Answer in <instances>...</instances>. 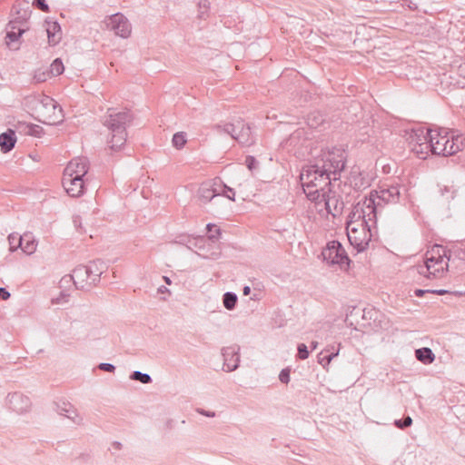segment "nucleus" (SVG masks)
<instances>
[{
  "label": "nucleus",
  "mask_w": 465,
  "mask_h": 465,
  "mask_svg": "<svg viewBox=\"0 0 465 465\" xmlns=\"http://www.w3.org/2000/svg\"><path fill=\"white\" fill-rule=\"evenodd\" d=\"M399 186H389L387 188L380 187V190H372L369 196L374 198V202L381 203H396L400 199Z\"/></svg>",
  "instance_id": "9"
},
{
  "label": "nucleus",
  "mask_w": 465,
  "mask_h": 465,
  "mask_svg": "<svg viewBox=\"0 0 465 465\" xmlns=\"http://www.w3.org/2000/svg\"><path fill=\"white\" fill-rule=\"evenodd\" d=\"M106 27L122 38H127L131 34V24L121 13L110 15L106 22Z\"/></svg>",
  "instance_id": "8"
},
{
  "label": "nucleus",
  "mask_w": 465,
  "mask_h": 465,
  "mask_svg": "<svg viewBox=\"0 0 465 465\" xmlns=\"http://www.w3.org/2000/svg\"><path fill=\"white\" fill-rule=\"evenodd\" d=\"M62 183L66 193L72 197H79L84 192V181L82 177L67 176V173H64Z\"/></svg>",
  "instance_id": "11"
},
{
  "label": "nucleus",
  "mask_w": 465,
  "mask_h": 465,
  "mask_svg": "<svg viewBox=\"0 0 465 465\" xmlns=\"http://www.w3.org/2000/svg\"><path fill=\"white\" fill-rule=\"evenodd\" d=\"M23 105L35 120L44 124L55 125L63 121L62 108L48 95L40 94L26 95L23 100Z\"/></svg>",
  "instance_id": "2"
},
{
  "label": "nucleus",
  "mask_w": 465,
  "mask_h": 465,
  "mask_svg": "<svg viewBox=\"0 0 465 465\" xmlns=\"http://www.w3.org/2000/svg\"><path fill=\"white\" fill-rule=\"evenodd\" d=\"M187 143V134L184 132H177L173 135L172 143L174 148L181 150Z\"/></svg>",
  "instance_id": "34"
},
{
  "label": "nucleus",
  "mask_w": 465,
  "mask_h": 465,
  "mask_svg": "<svg viewBox=\"0 0 465 465\" xmlns=\"http://www.w3.org/2000/svg\"><path fill=\"white\" fill-rule=\"evenodd\" d=\"M312 180H314L313 183H306V179L301 180V183L306 197L312 202H317L321 196L322 197L320 191L322 190L321 182L323 180H321L317 174H313Z\"/></svg>",
  "instance_id": "17"
},
{
  "label": "nucleus",
  "mask_w": 465,
  "mask_h": 465,
  "mask_svg": "<svg viewBox=\"0 0 465 465\" xmlns=\"http://www.w3.org/2000/svg\"><path fill=\"white\" fill-rule=\"evenodd\" d=\"M25 237H27V234H25L23 236L15 233L9 234L8 242L10 245V251L14 252L20 248V246H22V243L25 241Z\"/></svg>",
  "instance_id": "33"
},
{
  "label": "nucleus",
  "mask_w": 465,
  "mask_h": 465,
  "mask_svg": "<svg viewBox=\"0 0 465 465\" xmlns=\"http://www.w3.org/2000/svg\"><path fill=\"white\" fill-rule=\"evenodd\" d=\"M44 134V129L35 124H30V133L29 135L35 137H41Z\"/></svg>",
  "instance_id": "43"
},
{
  "label": "nucleus",
  "mask_w": 465,
  "mask_h": 465,
  "mask_svg": "<svg viewBox=\"0 0 465 465\" xmlns=\"http://www.w3.org/2000/svg\"><path fill=\"white\" fill-rule=\"evenodd\" d=\"M69 281H73L74 286L78 290H86L89 291L93 286L96 284L92 282V276L89 273L88 267L86 265H78L73 271V274L68 275ZM62 281H66V276L62 279Z\"/></svg>",
  "instance_id": "7"
},
{
  "label": "nucleus",
  "mask_w": 465,
  "mask_h": 465,
  "mask_svg": "<svg viewBox=\"0 0 465 465\" xmlns=\"http://www.w3.org/2000/svg\"><path fill=\"white\" fill-rule=\"evenodd\" d=\"M113 446H114L115 449H117V450H121V448H122V443H121V442H119V441H114V442L113 443Z\"/></svg>",
  "instance_id": "64"
},
{
  "label": "nucleus",
  "mask_w": 465,
  "mask_h": 465,
  "mask_svg": "<svg viewBox=\"0 0 465 465\" xmlns=\"http://www.w3.org/2000/svg\"><path fill=\"white\" fill-rule=\"evenodd\" d=\"M196 411L203 415V416H205V417H208V418H213L216 416V413L214 411H206L204 409H202V408H198L196 410Z\"/></svg>",
  "instance_id": "53"
},
{
  "label": "nucleus",
  "mask_w": 465,
  "mask_h": 465,
  "mask_svg": "<svg viewBox=\"0 0 465 465\" xmlns=\"http://www.w3.org/2000/svg\"><path fill=\"white\" fill-rule=\"evenodd\" d=\"M322 256L324 262L329 265H339L341 268L348 267L351 263L347 252L342 244L336 240L331 241L322 251Z\"/></svg>",
  "instance_id": "6"
},
{
  "label": "nucleus",
  "mask_w": 465,
  "mask_h": 465,
  "mask_svg": "<svg viewBox=\"0 0 465 465\" xmlns=\"http://www.w3.org/2000/svg\"><path fill=\"white\" fill-rule=\"evenodd\" d=\"M356 223H360V225L362 227V231L370 230L371 225H368L367 222H364V210L361 208V202L356 203L350 213L346 222V229L356 227Z\"/></svg>",
  "instance_id": "18"
},
{
  "label": "nucleus",
  "mask_w": 465,
  "mask_h": 465,
  "mask_svg": "<svg viewBox=\"0 0 465 465\" xmlns=\"http://www.w3.org/2000/svg\"><path fill=\"white\" fill-rule=\"evenodd\" d=\"M415 357L423 364H430L435 360V354L432 350L428 347H422L415 350Z\"/></svg>",
  "instance_id": "27"
},
{
  "label": "nucleus",
  "mask_w": 465,
  "mask_h": 465,
  "mask_svg": "<svg viewBox=\"0 0 465 465\" xmlns=\"http://www.w3.org/2000/svg\"><path fill=\"white\" fill-rule=\"evenodd\" d=\"M450 251L443 245L434 244L425 254V266L429 272L428 277L440 276L448 271Z\"/></svg>",
  "instance_id": "4"
},
{
  "label": "nucleus",
  "mask_w": 465,
  "mask_h": 465,
  "mask_svg": "<svg viewBox=\"0 0 465 465\" xmlns=\"http://www.w3.org/2000/svg\"><path fill=\"white\" fill-rule=\"evenodd\" d=\"M28 29V27H21L17 25L15 29L9 28L7 26L6 35H5V44L10 49L16 50L18 46L13 47L12 44L17 42L23 34Z\"/></svg>",
  "instance_id": "24"
},
{
  "label": "nucleus",
  "mask_w": 465,
  "mask_h": 465,
  "mask_svg": "<svg viewBox=\"0 0 465 465\" xmlns=\"http://www.w3.org/2000/svg\"><path fill=\"white\" fill-rule=\"evenodd\" d=\"M347 230L348 239L351 244L357 250L358 252L365 251L370 242L371 241L372 233L371 229L362 231L363 236L360 235L357 227H351V229Z\"/></svg>",
  "instance_id": "10"
},
{
  "label": "nucleus",
  "mask_w": 465,
  "mask_h": 465,
  "mask_svg": "<svg viewBox=\"0 0 465 465\" xmlns=\"http://www.w3.org/2000/svg\"><path fill=\"white\" fill-rule=\"evenodd\" d=\"M303 134H304V131L303 130H301V129L296 130L290 136L291 143H292L294 139L299 138V137H301Z\"/></svg>",
  "instance_id": "55"
},
{
  "label": "nucleus",
  "mask_w": 465,
  "mask_h": 465,
  "mask_svg": "<svg viewBox=\"0 0 465 465\" xmlns=\"http://www.w3.org/2000/svg\"><path fill=\"white\" fill-rule=\"evenodd\" d=\"M235 140L243 145H251L254 143L252 127L243 122H237Z\"/></svg>",
  "instance_id": "21"
},
{
  "label": "nucleus",
  "mask_w": 465,
  "mask_h": 465,
  "mask_svg": "<svg viewBox=\"0 0 465 465\" xmlns=\"http://www.w3.org/2000/svg\"><path fill=\"white\" fill-rule=\"evenodd\" d=\"M214 185H217V188L220 189V195L224 196L231 201L235 200L234 189L223 183L220 178L217 177L214 179Z\"/></svg>",
  "instance_id": "29"
},
{
  "label": "nucleus",
  "mask_w": 465,
  "mask_h": 465,
  "mask_svg": "<svg viewBox=\"0 0 465 465\" xmlns=\"http://www.w3.org/2000/svg\"><path fill=\"white\" fill-rule=\"evenodd\" d=\"M240 347L238 345L223 348V366L226 371H233L239 367L240 363Z\"/></svg>",
  "instance_id": "16"
},
{
  "label": "nucleus",
  "mask_w": 465,
  "mask_h": 465,
  "mask_svg": "<svg viewBox=\"0 0 465 465\" xmlns=\"http://www.w3.org/2000/svg\"><path fill=\"white\" fill-rule=\"evenodd\" d=\"M55 408L54 411L60 414L64 415L68 419L74 420L75 417H77L76 410L74 408V406L70 402L62 401L60 402H54V403Z\"/></svg>",
  "instance_id": "25"
},
{
  "label": "nucleus",
  "mask_w": 465,
  "mask_h": 465,
  "mask_svg": "<svg viewBox=\"0 0 465 465\" xmlns=\"http://www.w3.org/2000/svg\"><path fill=\"white\" fill-rule=\"evenodd\" d=\"M13 11H15V17L9 21L7 26L9 28L15 29L17 25L23 27L27 20L30 18L32 10L28 6V3L22 5L21 3L15 4L13 5Z\"/></svg>",
  "instance_id": "13"
},
{
  "label": "nucleus",
  "mask_w": 465,
  "mask_h": 465,
  "mask_svg": "<svg viewBox=\"0 0 465 465\" xmlns=\"http://www.w3.org/2000/svg\"><path fill=\"white\" fill-rule=\"evenodd\" d=\"M242 293L244 296H247L251 293V287L250 286H244L242 289Z\"/></svg>",
  "instance_id": "62"
},
{
  "label": "nucleus",
  "mask_w": 465,
  "mask_h": 465,
  "mask_svg": "<svg viewBox=\"0 0 465 465\" xmlns=\"http://www.w3.org/2000/svg\"><path fill=\"white\" fill-rule=\"evenodd\" d=\"M323 122H324V119H323L322 115H321L320 114H311L308 116V125L311 128H317L318 126L322 124Z\"/></svg>",
  "instance_id": "38"
},
{
  "label": "nucleus",
  "mask_w": 465,
  "mask_h": 465,
  "mask_svg": "<svg viewBox=\"0 0 465 465\" xmlns=\"http://www.w3.org/2000/svg\"><path fill=\"white\" fill-rule=\"evenodd\" d=\"M197 195L202 203H207L215 197L220 196V189L217 188V185H214V180L213 183H203L199 187Z\"/></svg>",
  "instance_id": "20"
},
{
  "label": "nucleus",
  "mask_w": 465,
  "mask_h": 465,
  "mask_svg": "<svg viewBox=\"0 0 465 465\" xmlns=\"http://www.w3.org/2000/svg\"><path fill=\"white\" fill-rule=\"evenodd\" d=\"M50 74L49 72H36L34 75V80L36 83H43L47 80L48 75Z\"/></svg>",
  "instance_id": "49"
},
{
  "label": "nucleus",
  "mask_w": 465,
  "mask_h": 465,
  "mask_svg": "<svg viewBox=\"0 0 465 465\" xmlns=\"http://www.w3.org/2000/svg\"><path fill=\"white\" fill-rule=\"evenodd\" d=\"M89 169V162L85 157H77L69 162L64 170L67 176L75 175V177L84 178Z\"/></svg>",
  "instance_id": "15"
},
{
  "label": "nucleus",
  "mask_w": 465,
  "mask_h": 465,
  "mask_svg": "<svg viewBox=\"0 0 465 465\" xmlns=\"http://www.w3.org/2000/svg\"><path fill=\"white\" fill-rule=\"evenodd\" d=\"M245 164L250 171H252L256 168L258 162L254 156L248 155L245 158Z\"/></svg>",
  "instance_id": "45"
},
{
  "label": "nucleus",
  "mask_w": 465,
  "mask_h": 465,
  "mask_svg": "<svg viewBox=\"0 0 465 465\" xmlns=\"http://www.w3.org/2000/svg\"><path fill=\"white\" fill-rule=\"evenodd\" d=\"M380 206V202H374V198L370 196L364 197L361 201V208L364 210V222H367V215H372L377 218V208Z\"/></svg>",
  "instance_id": "26"
},
{
  "label": "nucleus",
  "mask_w": 465,
  "mask_h": 465,
  "mask_svg": "<svg viewBox=\"0 0 465 465\" xmlns=\"http://www.w3.org/2000/svg\"><path fill=\"white\" fill-rule=\"evenodd\" d=\"M377 312H374L373 310H369V311H366V310H363V315H362V318L363 319H371L372 318V314H376Z\"/></svg>",
  "instance_id": "59"
},
{
  "label": "nucleus",
  "mask_w": 465,
  "mask_h": 465,
  "mask_svg": "<svg viewBox=\"0 0 465 465\" xmlns=\"http://www.w3.org/2000/svg\"><path fill=\"white\" fill-rule=\"evenodd\" d=\"M426 148H430L436 155L450 156L448 148L450 145V134L445 130H428L423 137Z\"/></svg>",
  "instance_id": "5"
},
{
  "label": "nucleus",
  "mask_w": 465,
  "mask_h": 465,
  "mask_svg": "<svg viewBox=\"0 0 465 465\" xmlns=\"http://www.w3.org/2000/svg\"><path fill=\"white\" fill-rule=\"evenodd\" d=\"M430 290L416 289L414 290V295L416 297H422L425 293H430Z\"/></svg>",
  "instance_id": "58"
},
{
  "label": "nucleus",
  "mask_w": 465,
  "mask_h": 465,
  "mask_svg": "<svg viewBox=\"0 0 465 465\" xmlns=\"http://www.w3.org/2000/svg\"><path fill=\"white\" fill-rule=\"evenodd\" d=\"M33 5L37 7L39 10L43 12H48L49 11V5H47L45 0H34Z\"/></svg>",
  "instance_id": "47"
},
{
  "label": "nucleus",
  "mask_w": 465,
  "mask_h": 465,
  "mask_svg": "<svg viewBox=\"0 0 465 465\" xmlns=\"http://www.w3.org/2000/svg\"><path fill=\"white\" fill-rule=\"evenodd\" d=\"M457 74L459 76L465 79V63L459 65L457 69Z\"/></svg>",
  "instance_id": "57"
},
{
  "label": "nucleus",
  "mask_w": 465,
  "mask_h": 465,
  "mask_svg": "<svg viewBox=\"0 0 465 465\" xmlns=\"http://www.w3.org/2000/svg\"><path fill=\"white\" fill-rule=\"evenodd\" d=\"M16 143L15 131L7 129L0 134V148L4 153H9L13 150Z\"/></svg>",
  "instance_id": "23"
},
{
  "label": "nucleus",
  "mask_w": 465,
  "mask_h": 465,
  "mask_svg": "<svg viewBox=\"0 0 465 465\" xmlns=\"http://www.w3.org/2000/svg\"><path fill=\"white\" fill-rule=\"evenodd\" d=\"M224 132L230 134L233 139H235V134L237 131V123L236 124H226L223 128Z\"/></svg>",
  "instance_id": "44"
},
{
  "label": "nucleus",
  "mask_w": 465,
  "mask_h": 465,
  "mask_svg": "<svg viewBox=\"0 0 465 465\" xmlns=\"http://www.w3.org/2000/svg\"><path fill=\"white\" fill-rule=\"evenodd\" d=\"M337 356V353H326V354H323V352H321L319 355H318V362L322 365L323 367H325L326 365H328L331 360Z\"/></svg>",
  "instance_id": "40"
},
{
  "label": "nucleus",
  "mask_w": 465,
  "mask_h": 465,
  "mask_svg": "<svg viewBox=\"0 0 465 465\" xmlns=\"http://www.w3.org/2000/svg\"><path fill=\"white\" fill-rule=\"evenodd\" d=\"M134 115L130 110L116 111L114 108H108L106 114L102 117L101 122L110 132L107 143L113 152L122 149L127 140L126 127L132 124Z\"/></svg>",
  "instance_id": "3"
},
{
  "label": "nucleus",
  "mask_w": 465,
  "mask_h": 465,
  "mask_svg": "<svg viewBox=\"0 0 465 465\" xmlns=\"http://www.w3.org/2000/svg\"><path fill=\"white\" fill-rule=\"evenodd\" d=\"M291 368L286 367L280 371L279 380L282 383L288 384L291 379Z\"/></svg>",
  "instance_id": "42"
},
{
  "label": "nucleus",
  "mask_w": 465,
  "mask_h": 465,
  "mask_svg": "<svg viewBox=\"0 0 465 465\" xmlns=\"http://www.w3.org/2000/svg\"><path fill=\"white\" fill-rule=\"evenodd\" d=\"M448 292H449L447 290L439 289V290H430V293H434V294H438V295H443V294H446Z\"/></svg>",
  "instance_id": "60"
},
{
  "label": "nucleus",
  "mask_w": 465,
  "mask_h": 465,
  "mask_svg": "<svg viewBox=\"0 0 465 465\" xmlns=\"http://www.w3.org/2000/svg\"><path fill=\"white\" fill-rule=\"evenodd\" d=\"M237 302H238V297H237L236 293H234L232 292H226L223 294V306L227 310H229V311L233 310L236 307Z\"/></svg>",
  "instance_id": "31"
},
{
  "label": "nucleus",
  "mask_w": 465,
  "mask_h": 465,
  "mask_svg": "<svg viewBox=\"0 0 465 465\" xmlns=\"http://www.w3.org/2000/svg\"><path fill=\"white\" fill-rule=\"evenodd\" d=\"M206 230L208 232V240L212 242H216L221 235H222V230L219 226H217L214 223H208L206 225Z\"/></svg>",
  "instance_id": "32"
},
{
  "label": "nucleus",
  "mask_w": 465,
  "mask_h": 465,
  "mask_svg": "<svg viewBox=\"0 0 465 465\" xmlns=\"http://www.w3.org/2000/svg\"><path fill=\"white\" fill-rule=\"evenodd\" d=\"M411 424L412 419L410 416H406L403 419L395 420L393 422V425L400 430H405L411 427Z\"/></svg>",
  "instance_id": "39"
},
{
  "label": "nucleus",
  "mask_w": 465,
  "mask_h": 465,
  "mask_svg": "<svg viewBox=\"0 0 465 465\" xmlns=\"http://www.w3.org/2000/svg\"><path fill=\"white\" fill-rule=\"evenodd\" d=\"M366 219H367V224L368 225H370V223H369L370 222H373L374 223H376V219L377 218L372 217V215H367Z\"/></svg>",
  "instance_id": "63"
},
{
  "label": "nucleus",
  "mask_w": 465,
  "mask_h": 465,
  "mask_svg": "<svg viewBox=\"0 0 465 465\" xmlns=\"http://www.w3.org/2000/svg\"><path fill=\"white\" fill-rule=\"evenodd\" d=\"M205 250L206 249L198 250V251H196V253L203 258H213V259H216L220 254L219 252H213L209 254V253H207V252Z\"/></svg>",
  "instance_id": "51"
},
{
  "label": "nucleus",
  "mask_w": 465,
  "mask_h": 465,
  "mask_svg": "<svg viewBox=\"0 0 465 465\" xmlns=\"http://www.w3.org/2000/svg\"><path fill=\"white\" fill-rule=\"evenodd\" d=\"M10 292L5 288H0V300L6 301L10 298Z\"/></svg>",
  "instance_id": "54"
},
{
  "label": "nucleus",
  "mask_w": 465,
  "mask_h": 465,
  "mask_svg": "<svg viewBox=\"0 0 465 465\" xmlns=\"http://www.w3.org/2000/svg\"><path fill=\"white\" fill-rule=\"evenodd\" d=\"M132 381H140L143 384H149L153 381L152 377L147 373H143L139 371H134L130 374Z\"/></svg>",
  "instance_id": "36"
},
{
  "label": "nucleus",
  "mask_w": 465,
  "mask_h": 465,
  "mask_svg": "<svg viewBox=\"0 0 465 465\" xmlns=\"http://www.w3.org/2000/svg\"><path fill=\"white\" fill-rule=\"evenodd\" d=\"M16 129L20 134H28L30 133V124L24 123V122H18L16 125Z\"/></svg>",
  "instance_id": "48"
},
{
  "label": "nucleus",
  "mask_w": 465,
  "mask_h": 465,
  "mask_svg": "<svg viewBox=\"0 0 465 465\" xmlns=\"http://www.w3.org/2000/svg\"><path fill=\"white\" fill-rule=\"evenodd\" d=\"M86 266L88 267L89 273H91L92 276L91 283L97 285L102 274L107 270V265L103 260L97 259L90 262Z\"/></svg>",
  "instance_id": "22"
},
{
  "label": "nucleus",
  "mask_w": 465,
  "mask_h": 465,
  "mask_svg": "<svg viewBox=\"0 0 465 465\" xmlns=\"http://www.w3.org/2000/svg\"><path fill=\"white\" fill-rule=\"evenodd\" d=\"M6 404L14 411L22 413L30 408L31 401L27 396L20 392H14L7 395Z\"/></svg>",
  "instance_id": "14"
},
{
  "label": "nucleus",
  "mask_w": 465,
  "mask_h": 465,
  "mask_svg": "<svg viewBox=\"0 0 465 465\" xmlns=\"http://www.w3.org/2000/svg\"><path fill=\"white\" fill-rule=\"evenodd\" d=\"M456 256L460 260H465V248H458L455 250Z\"/></svg>",
  "instance_id": "56"
},
{
  "label": "nucleus",
  "mask_w": 465,
  "mask_h": 465,
  "mask_svg": "<svg viewBox=\"0 0 465 465\" xmlns=\"http://www.w3.org/2000/svg\"><path fill=\"white\" fill-rule=\"evenodd\" d=\"M322 199L325 203V208L333 217L342 213L344 203L341 197L331 190L322 193Z\"/></svg>",
  "instance_id": "12"
},
{
  "label": "nucleus",
  "mask_w": 465,
  "mask_h": 465,
  "mask_svg": "<svg viewBox=\"0 0 465 465\" xmlns=\"http://www.w3.org/2000/svg\"><path fill=\"white\" fill-rule=\"evenodd\" d=\"M45 31L50 45H56L62 40V28L60 24L54 19L47 18L45 21Z\"/></svg>",
  "instance_id": "19"
},
{
  "label": "nucleus",
  "mask_w": 465,
  "mask_h": 465,
  "mask_svg": "<svg viewBox=\"0 0 465 465\" xmlns=\"http://www.w3.org/2000/svg\"><path fill=\"white\" fill-rule=\"evenodd\" d=\"M297 358L300 360H306L308 359L310 352L308 350V347L305 343H299L297 346Z\"/></svg>",
  "instance_id": "41"
},
{
  "label": "nucleus",
  "mask_w": 465,
  "mask_h": 465,
  "mask_svg": "<svg viewBox=\"0 0 465 465\" xmlns=\"http://www.w3.org/2000/svg\"><path fill=\"white\" fill-rule=\"evenodd\" d=\"M64 66L61 58H55L50 65L49 73L52 75L57 76L64 73Z\"/></svg>",
  "instance_id": "35"
},
{
  "label": "nucleus",
  "mask_w": 465,
  "mask_h": 465,
  "mask_svg": "<svg viewBox=\"0 0 465 465\" xmlns=\"http://www.w3.org/2000/svg\"><path fill=\"white\" fill-rule=\"evenodd\" d=\"M97 368L103 371H107V372H114V371H115V366L112 363H107V362L99 363Z\"/></svg>",
  "instance_id": "50"
},
{
  "label": "nucleus",
  "mask_w": 465,
  "mask_h": 465,
  "mask_svg": "<svg viewBox=\"0 0 465 465\" xmlns=\"http://www.w3.org/2000/svg\"><path fill=\"white\" fill-rule=\"evenodd\" d=\"M158 292L159 293H170V291L169 289H167L165 286L162 285L158 288Z\"/></svg>",
  "instance_id": "61"
},
{
  "label": "nucleus",
  "mask_w": 465,
  "mask_h": 465,
  "mask_svg": "<svg viewBox=\"0 0 465 465\" xmlns=\"http://www.w3.org/2000/svg\"><path fill=\"white\" fill-rule=\"evenodd\" d=\"M345 159L342 153L333 148L331 152L324 153L321 159H315L314 163L304 166L300 175V180L306 179V183H313L312 177L317 174L323 180L325 185H330L331 180L339 179L338 175L345 168Z\"/></svg>",
  "instance_id": "1"
},
{
  "label": "nucleus",
  "mask_w": 465,
  "mask_h": 465,
  "mask_svg": "<svg viewBox=\"0 0 465 465\" xmlns=\"http://www.w3.org/2000/svg\"><path fill=\"white\" fill-rule=\"evenodd\" d=\"M22 251L27 254H32L36 248V244L35 242L34 239H31L30 237H25V241L22 243V246H20Z\"/></svg>",
  "instance_id": "37"
},
{
  "label": "nucleus",
  "mask_w": 465,
  "mask_h": 465,
  "mask_svg": "<svg viewBox=\"0 0 465 465\" xmlns=\"http://www.w3.org/2000/svg\"><path fill=\"white\" fill-rule=\"evenodd\" d=\"M426 141L424 143H419L417 146H415V148L413 149V151L416 153V154L421 158V159H425L426 158V154H427V151H424L423 150V144L426 145ZM425 149L427 150L428 148L425 147Z\"/></svg>",
  "instance_id": "46"
},
{
  "label": "nucleus",
  "mask_w": 465,
  "mask_h": 465,
  "mask_svg": "<svg viewBox=\"0 0 465 465\" xmlns=\"http://www.w3.org/2000/svg\"><path fill=\"white\" fill-rule=\"evenodd\" d=\"M350 184L355 191H361L369 186L368 182L361 173L357 174L351 173L350 177Z\"/></svg>",
  "instance_id": "30"
},
{
  "label": "nucleus",
  "mask_w": 465,
  "mask_h": 465,
  "mask_svg": "<svg viewBox=\"0 0 465 465\" xmlns=\"http://www.w3.org/2000/svg\"><path fill=\"white\" fill-rule=\"evenodd\" d=\"M450 145L448 147L450 148L449 154L453 155L463 149L465 139L460 135H455L453 133L450 134Z\"/></svg>",
  "instance_id": "28"
},
{
  "label": "nucleus",
  "mask_w": 465,
  "mask_h": 465,
  "mask_svg": "<svg viewBox=\"0 0 465 465\" xmlns=\"http://www.w3.org/2000/svg\"><path fill=\"white\" fill-rule=\"evenodd\" d=\"M205 242L206 239L204 237H199L193 240V246L197 248V250L206 249Z\"/></svg>",
  "instance_id": "52"
}]
</instances>
